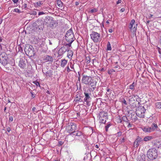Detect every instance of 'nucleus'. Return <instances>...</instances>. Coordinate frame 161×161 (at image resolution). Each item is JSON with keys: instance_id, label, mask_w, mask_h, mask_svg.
<instances>
[{"instance_id": "nucleus-1", "label": "nucleus", "mask_w": 161, "mask_h": 161, "mask_svg": "<svg viewBox=\"0 0 161 161\" xmlns=\"http://www.w3.org/2000/svg\"><path fill=\"white\" fill-rule=\"evenodd\" d=\"M148 158L152 160H154L157 158L158 156L157 150L154 148L149 149L147 153Z\"/></svg>"}, {"instance_id": "nucleus-2", "label": "nucleus", "mask_w": 161, "mask_h": 161, "mask_svg": "<svg viewBox=\"0 0 161 161\" xmlns=\"http://www.w3.org/2000/svg\"><path fill=\"white\" fill-rule=\"evenodd\" d=\"M91 39L95 43L100 42L101 40L100 34L95 31H92L90 34Z\"/></svg>"}, {"instance_id": "nucleus-3", "label": "nucleus", "mask_w": 161, "mask_h": 161, "mask_svg": "<svg viewBox=\"0 0 161 161\" xmlns=\"http://www.w3.org/2000/svg\"><path fill=\"white\" fill-rule=\"evenodd\" d=\"M0 62L4 66L8 64V58L7 54L3 53L0 55Z\"/></svg>"}, {"instance_id": "nucleus-4", "label": "nucleus", "mask_w": 161, "mask_h": 161, "mask_svg": "<svg viewBox=\"0 0 161 161\" xmlns=\"http://www.w3.org/2000/svg\"><path fill=\"white\" fill-rule=\"evenodd\" d=\"M146 111V110L143 106H139L136 109V115L140 118H143L144 117V114Z\"/></svg>"}, {"instance_id": "nucleus-5", "label": "nucleus", "mask_w": 161, "mask_h": 161, "mask_svg": "<svg viewBox=\"0 0 161 161\" xmlns=\"http://www.w3.org/2000/svg\"><path fill=\"white\" fill-rule=\"evenodd\" d=\"M65 39L67 42L74 41L75 38L71 29L69 30L65 35Z\"/></svg>"}, {"instance_id": "nucleus-6", "label": "nucleus", "mask_w": 161, "mask_h": 161, "mask_svg": "<svg viewBox=\"0 0 161 161\" xmlns=\"http://www.w3.org/2000/svg\"><path fill=\"white\" fill-rule=\"evenodd\" d=\"M88 91L89 92L90 91V89L88 90L87 92L85 91L84 92V93L85 95V97L84 99V102L83 103H85V102L86 103V104L87 106H90V101L91 99V98L90 97V96L91 95L90 93L88 92Z\"/></svg>"}, {"instance_id": "nucleus-7", "label": "nucleus", "mask_w": 161, "mask_h": 161, "mask_svg": "<svg viewBox=\"0 0 161 161\" xmlns=\"http://www.w3.org/2000/svg\"><path fill=\"white\" fill-rule=\"evenodd\" d=\"M67 129L68 132L70 134L69 136H72V132H75L76 129V125L72 122L70 123L67 127Z\"/></svg>"}, {"instance_id": "nucleus-8", "label": "nucleus", "mask_w": 161, "mask_h": 161, "mask_svg": "<svg viewBox=\"0 0 161 161\" xmlns=\"http://www.w3.org/2000/svg\"><path fill=\"white\" fill-rule=\"evenodd\" d=\"M92 78L87 75H83L81 81L82 82L86 85H91Z\"/></svg>"}, {"instance_id": "nucleus-9", "label": "nucleus", "mask_w": 161, "mask_h": 161, "mask_svg": "<svg viewBox=\"0 0 161 161\" xmlns=\"http://www.w3.org/2000/svg\"><path fill=\"white\" fill-rule=\"evenodd\" d=\"M33 49L34 48L33 47L29 44L27 45L24 48V50L26 54H34Z\"/></svg>"}, {"instance_id": "nucleus-10", "label": "nucleus", "mask_w": 161, "mask_h": 161, "mask_svg": "<svg viewBox=\"0 0 161 161\" xmlns=\"http://www.w3.org/2000/svg\"><path fill=\"white\" fill-rule=\"evenodd\" d=\"M99 119L101 123H105L107 118V114L104 112H101L99 114Z\"/></svg>"}, {"instance_id": "nucleus-11", "label": "nucleus", "mask_w": 161, "mask_h": 161, "mask_svg": "<svg viewBox=\"0 0 161 161\" xmlns=\"http://www.w3.org/2000/svg\"><path fill=\"white\" fill-rule=\"evenodd\" d=\"M53 18L50 16H48L46 17V19L45 20V25H53V23L54 20L53 19Z\"/></svg>"}, {"instance_id": "nucleus-12", "label": "nucleus", "mask_w": 161, "mask_h": 161, "mask_svg": "<svg viewBox=\"0 0 161 161\" xmlns=\"http://www.w3.org/2000/svg\"><path fill=\"white\" fill-rule=\"evenodd\" d=\"M68 50V47H67L63 46L59 50L58 52V56H61L63 55Z\"/></svg>"}, {"instance_id": "nucleus-13", "label": "nucleus", "mask_w": 161, "mask_h": 161, "mask_svg": "<svg viewBox=\"0 0 161 161\" xmlns=\"http://www.w3.org/2000/svg\"><path fill=\"white\" fill-rule=\"evenodd\" d=\"M135 21L134 19H132L130 23L129 26L130 28L133 30V31H136L137 26V24H135Z\"/></svg>"}, {"instance_id": "nucleus-14", "label": "nucleus", "mask_w": 161, "mask_h": 161, "mask_svg": "<svg viewBox=\"0 0 161 161\" xmlns=\"http://www.w3.org/2000/svg\"><path fill=\"white\" fill-rule=\"evenodd\" d=\"M142 141V138L139 137L137 136L136 140H135V141L134 142V147L135 148H137L139 145V144L140 143H141V142Z\"/></svg>"}, {"instance_id": "nucleus-15", "label": "nucleus", "mask_w": 161, "mask_h": 161, "mask_svg": "<svg viewBox=\"0 0 161 161\" xmlns=\"http://www.w3.org/2000/svg\"><path fill=\"white\" fill-rule=\"evenodd\" d=\"M46 69L44 68L42 69V71L43 73L45 74L47 76H49V77H52L53 75L52 71L50 70H48L46 71Z\"/></svg>"}, {"instance_id": "nucleus-16", "label": "nucleus", "mask_w": 161, "mask_h": 161, "mask_svg": "<svg viewBox=\"0 0 161 161\" xmlns=\"http://www.w3.org/2000/svg\"><path fill=\"white\" fill-rule=\"evenodd\" d=\"M19 65L21 68H24L26 65V64L25 63V61L22 59H20L19 61Z\"/></svg>"}, {"instance_id": "nucleus-17", "label": "nucleus", "mask_w": 161, "mask_h": 161, "mask_svg": "<svg viewBox=\"0 0 161 161\" xmlns=\"http://www.w3.org/2000/svg\"><path fill=\"white\" fill-rule=\"evenodd\" d=\"M152 131H153L156 130H158V126L157 124L155 123H153L151 127H150Z\"/></svg>"}, {"instance_id": "nucleus-18", "label": "nucleus", "mask_w": 161, "mask_h": 161, "mask_svg": "<svg viewBox=\"0 0 161 161\" xmlns=\"http://www.w3.org/2000/svg\"><path fill=\"white\" fill-rule=\"evenodd\" d=\"M53 58L51 56L46 55L45 56L44 60L47 62H52L53 61Z\"/></svg>"}, {"instance_id": "nucleus-19", "label": "nucleus", "mask_w": 161, "mask_h": 161, "mask_svg": "<svg viewBox=\"0 0 161 161\" xmlns=\"http://www.w3.org/2000/svg\"><path fill=\"white\" fill-rule=\"evenodd\" d=\"M73 135L81 137L82 136L83 134L81 131H77L72 132V136Z\"/></svg>"}, {"instance_id": "nucleus-20", "label": "nucleus", "mask_w": 161, "mask_h": 161, "mask_svg": "<svg viewBox=\"0 0 161 161\" xmlns=\"http://www.w3.org/2000/svg\"><path fill=\"white\" fill-rule=\"evenodd\" d=\"M60 66L62 68H64L67 63L68 61L65 59H62L61 60Z\"/></svg>"}, {"instance_id": "nucleus-21", "label": "nucleus", "mask_w": 161, "mask_h": 161, "mask_svg": "<svg viewBox=\"0 0 161 161\" xmlns=\"http://www.w3.org/2000/svg\"><path fill=\"white\" fill-rule=\"evenodd\" d=\"M81 99V96L79 94H78L76 95L75 97V99L74 100L76 102H82L83 103V101H80Z\"/></svg>"}, {"instance_id": "nucleus-22", "label": "nucleus", "mask_w": 161, "mask_h": 161, "mask_svg": "<svg viewBox=\"0 0 161 161\" xmlns=\"http://www.w3.org/2000/svg\"><path fill=\"white\" fill-rule=\"evenodd\" d=\"M143 130L146 132H152L150 127L146 126L143 127Z\"/></svg>"}, {"instance_id": "nucleus-23", "label": "nucleus", "mask_w": 161, "mask_h": 161, "mask_svg": "<svg viewBox=\"0 0 161 161\" xmlns=\"http://www.w3.org/2000/svg\"><path fill=\"white\" fill-rule=\"evenodd\" d=\"M67 56L69 58H71V57L73 55V53L72 50H67Z\"/></svg>"}, {"instance_id": "nucleus-24", "label": "nucleus", "mask_w": 161, "mask_h": 161, "mask_svg": "<svg viewBox=\"0 0 161 161\" xmlns=\"http://www.w3.org/2000/svg\"><path fill=\"white\" fill-rule=\"evenodd\" d=\"M153 139V137L151 136H145L143 139V141L145 142H147L150 141Z\"/></svg>"}, {"instance_id": "nucleus-25", "label": "nucleus", "mask_w": 161, "mask_h": 161, "mask_svg": "<svg viewBox=\"0 0 161 161\" xmlns=\"http://www.w3.org/2000/svg\"><path fill=\"white\" fill-rule=\"evenodd\" d=\"M42 4L43 3L42 1H39L35 3L34 5L36 7H40Z\"/></svg>"}, {"instance_id": "nucleus-26", "label": "nucleus", "mask_w": 161, "mask_h": 161, "mask_svg": "<svg viewBox=\"0 0 161 161\" xmlns=\"http://www.w3.org/2000/svg\"><path fill=\"white\" fill-rule=\"evenodd\" d=\"M136 86V83L133 82L132 84L130 85L129 87L130 89L134 90L135 89V86Z\"/></svg>"}, {"instance_id": "nucleus-27", "label": "nucleus", "mask_w": 161, "mask_h": 161, "mask_svg": "<svg viewBox=\"0 0 161 161\" xmlns=\"http://www.w3.org/2000/svg\"><path fill=\"white\" fill-rule=\"evenodd\" d=\"M57 2V4L59 8H62L63 7V3L60 0H58Z\"/></svg>"}, {"instance_id": "nucleus-28", "label": "nucleus", "mask_w": 161, "mask_h": 161, "mask_svg": "<svg viewBox=\"0 0 161 161\" xmlns=\"http://www.w3.org/2000/svg\"><path fill=\"white\" fill-rule=\"evenodd\" d=\"M107 49L108 51H110L112 49L111 44L109 42H108Z\"/></svg>"}, {"instance_id": "nucleus-29", "label": "nucleus", "mask_w": 161, "mask_h": 161, "mask_svg": "<svg viewBox=\"0 0 161 161\" xmlns=\"http://www.w3.org/2000/svg\"><path fill=\"white\" fill-rule=\"evenodd\" d=\"M156 107L158 108H161V102H158L155 103Z\"/></svg>"}, {"instance_id": "nucleus-30", "label": "nucleus", "mask_w": 161, "mask_h": 161, "mask_svg": "<svg viewBox=\"0 0 161 161\" xmlns=\"http://www.w3.org/2000/svg\"><path fill=\"white\" fill-rule=\"evenodd\" d=\"M91 59L89 57H86V61L87 64H88L91 61Z\"/></svg>"}, {"instance_id": "nucleus-31", "label": "nucleus", "mask_w": 161, "mask_h": 161, "mask_svg": "<svg viewBox=\"0 0 161 161\" xmlns=\"http://www.w3.org/2000/svg\"><path fill=\"white\" fill-rule=\"evenodd\" d=\"M112 125L110 123H108L105 127V130L106 131H107L108 130V129L109 127L111 125Z\"/></svg>"}, {"instance_id": "nucleus-32", "label": "nucleus", "mask_w": 161, "mask_h": 161, "mask_svg": "<svg viewBox=\"0 0 161 161\" xmlns=\"http://www.w3.org/2000/svg\"><path fill=\"white\" fill-rule=\"evenodd\" d=\"M122 120L125 121V122H127V121L128 120L127 117L125 116H124L122 117Z\"/></svg>"}, {"instance_id": "nucleus-33", "label": "nucleus", "mask_w": 161, "mask_h": 161, "mask_svg": "<svg viewBox=\"0 0 161 161\" xmlns=\"http://www.w3.org/2000/svg\"><path fill=\"white\" fill-rule=\"evenodd\" d=\"M69 66L71 69V70H73V71H74L75 69L74 67V64L71 62L69 63Z\"/></svg>"}, {"instance_id": "nucleus-34", "label": "nucleus", "mask_w": 161, "mask_h": 161, "mask_svg": "<svg viewBox=\"0 0 161 161\" xmlns=\"http://www.w3.org/2000/svg\"><path fill=\"white\" fill-rule=\"evenodd\" d=\"M73 41H69V42H69V43H68V44H66L65 45V47H66V46H68L69 47H71V44H72V43L73 42Z\"/></svg>"}, {"instance_id": "nucleus-35", "label": "nucleus", "mask_w": 161, "mask_h": 161, "mask_svg": "<svg viewBox=\"0 0 161 161\" xmlns=\"http://www.w3.org/2000/svg\"><path fill=\"white\" fill-rule=\"evenodd\" d=\"M115 72V71L114 69H110L108 71V73L109 74H110L113 72Z\"/></svg>"}, {"instance_id": "nucleus-36", "label": "nucleus", "mask_w": 161, "mask_h": 161, "mask_svg": "<svg viewBox=\"0 0 161 161\" xmlns=\"http://www.w3.org/2000/svg\"><path fill=\"white\" fill-rule=\"evenodd\" d=\"M66 69H67V71L68 73L69 72L71 71H73V70L70 69H69V65L67 66V67H66Z\"/></svg>"}, {"instance_id": "nucleus-37", "label": "nucleus", "mask_w": 161, "mask_h": 161, "mask_svg": "<svg viewBox=\"0 0 161 161\" xmlns=\"http://www.w3.org/2000/svg\"><path fill=\"white\" fill-rule=\"evenodd\" d=\"M14 12L18 13H21L20 10L18 8H15L14 10Z\"/></svg>"}, {"instance_id": "nucleus-38", "label": "nucleus", "mask_w": 161, "mask_h": 161, "mask_svg": "<svg viewBox=\"0 0 161 161\" xmlns=\"http://www.w3.org/2000/svg\"><path fill=\"white\" fill-rule=\"evenodd\" d=\"M117 122L118 123H121L122 122V119H121V118L120 117H119L117 119Z\"/></svg>"}, {"instance_id": "nucleus-39", "label": "nucleus", "mask_w": 161, "mask_h": 161, "mask_svg": "<svg viewBox=\"0 0 161 161\" xmlns=\"http://www.w3.org/2000/svg\"><path fill=\"white\" fill-rule=\"evenodd\" d=\"M107 92L106 93L107 95H109V94H110L111 93V92H110V89L109 88H107Z\"/></svg>"}, {"instance_id": "nucleus-40", "label": "nucleus", "mask_w": 161, "mask_h": 161, "mask_svg": "<svg viewBox=\"0 0 161 161\" xmlns=\"http://www.w3.org/2000/svg\"><path fill=\"white\" fill-rule=\"evenodd\" d=\"M13 117L11 116H9V122H11L13 121Z\"/></svg>"}, {"instance_id": "nucleus-41", "label": "nucleus", "mask_w": 161, "mask_h": 161, "mask_svg": "<svg viewBox=\"0 0 161 161\" xmlns=\"http://www.w3.org/2000/svg\"><path fill=\"white\" fill-rule=\"evenodd\" d=\"M33 83L36 85L37 86H39V83L38 81H34L33 82Z\"/></svg>"}, {"instance_id": "nucleus-42", "label": "nucleus", "mask_w": 161, "mask_h": 161, "mask_svg": "<svg viewBox=\"0 0 161 161\" xmlns=\"http://www.w3.org/2000/svg\"><path fill=\"white\" fill-rule=\"evenodd\" d=\"M27 6V5L26 4L24 3L22 6V8L23 9H25Z\"/></svg>"}, {"instance_id": "nucleus-43", "label": "nucleus", "mask_w": 161, "mask_h": 161, "mask_svg": "<svg viewBox=\"0 0 161 161\" xmlns=\"http://www.w3.org/2000/svg\"><path fill=\"white\" fill-rule=\"evenodd\" d=\"M97 10L95 8H94V9H92L91 10V12L92 13L94 12H97Z\"/></svg>"}, {"instance_id": "nucleus-44", "label": "nucleus", "mask_w": 161, "mask_h": 161, "mask_svg": "<svg viewBox=\"0 0 161 161\" xmlns=\"http://www.w3.org/2000/svg\"><path fill=\"white\" fill-rule=\"evenodd\" d=\"M45 14V13L43 12H39L38 14V16L40 15H43Z\"/></svg>"}, {"instance_id": "nucleus-45", "label": "nucleus", "mask_w": 161, "mask_h": 161, "mask_svg": "<svg viewBox=\"0 0 161 161\" xmlns=\"http://www.w3.org/2000/svg\"><path fill=\"white\" fill-rule=\"evenodd\" d=\"M122 103L125 105H127V103L126 102V101L125 99H124L123 101H122Z\"/></svg>"}, {"instance_id": "nucleus-46", "label": "nucleus", "mask_w": 161, "mask_h": 161, "mask_svg": "<svg viewBox=\"0 0 161 161\" xmlns=\"http://www.w3.org/2000/svg\"><path fill=\"white\" fill-rule=\"evenodd\" d=\"M7 131L8 132H10V131L11 130V129H10V127H8L7 128Z\"/></svg>"}, {"instance_id": "nucleus-47", "label": "nucleus", "mask_w": 161, "mask_h": 161, "mask_svg": "<svg viewBox=\"0 0 161 161\" xmlns=\"http://www.w3.org/2000/svg\"><path fill=\"white\" fill-rule=\"evenodd\" d=\"M125 139L124 138H123L121 139L120 140V142L121 143L124 142Z\"/></svg>"}, {"instance_id": "nucleus-48", "label": "nucleus", "mask_w": 161, "mask_h": 161, "mask_svg": "<svg viewBox=\"0 0 161 161\" xmlns=\"http://www.w3.org/2000/svg\"><path fill=\"white\" fill-rule=\"evenodd\" d=\"M159 42L161 44V32L159 34Z\"/></svg>"}, {"instance_id": "nucleus-49", "label": "nucleus", "mask_w": 161, "mask_h": 161, "mask_svg": "<svg viewBox=\"0 0 161 161\" xmlns=\"http://www.w3.org/2000/svg\"><path fill=\"white\" fill-rule=\"evenodd\" d=\"M125 10V8H122L121 9L120 11L121 12H123Z\"/></svg>"}, {"instance_id": "nucleus-50", "label": "nucleus", "mask_w": 161, "mask_h": 161, "mask_svg": "<svg viewBox=\"0 0 161 161\" xmlns=\"http://www.w3.org/2000/svg\"><path fill=\"white\" fill-rule=\"evenodd\" d=\"M132 124H130L129 123L128 125V127L129 128H130V127H132Z\"/></svg>"}, {"instance_id": "nucleus-51", "label": "nucleus", "mask_w": 161, "mask_h": 161, "mask_svg": "<svg viewBox=\"0 0 161 161\" xmlns=\"http://www.w3.org/2000/svg\"><path fill=\"white\" fill-rule=\"evenodd\" d=\"M121 2V0H118L117 2V4H118L120 3Z\"/></svg>"}, {"instance_id": "nucleus-52", "label": "nucleus", "mask_w": 161, "mask_h": 161, "mask_svg": "<svg viewBox=\"0 0 161 161\" xmlns=\"http://www.w3.org/2000/svg\"><path fill=\"white\" fill-rule=\"evenodd\" d=\"M117 134L118 136H119L121 135V133L120 132H119L117 133Z\"/></svg>"}, {"instance_id": "nucleus-53", "label": "nucleus", "mask_w": 161, "mask_h": 161, "mask_svg": "<svg viewBox=\"0 0 161 161\" xmlns=\"http://www.w3.org/2000/svg\"><path fill=\"white\" fill-rule=\"evenodd\" d=\"M33 14L34 15H36L37 14V12L36 11H33Z\"/></svg>"}, {"instance_id": "nucleus-54", "label": "nucleus", "mask_w": 161, "mask_h": 161, "mask_svg": "<svg viewBox=\"0 0 161 161\" xmlns=\"http://www.w3.org/2000/svg\"><path fill=\"white\" fill-rule=\"evenodd\" d=\"M19 0H12L14 3H16Z\"/></svg>"}, {"instance_id": "nucleus-55", "label": "nucleus", "mask_w": 161, "mask_h": 161, "mask_svg": "<svg viewBox=\"0 0 161 161\" xmlns=\"http://www.w3.org/2000/svg\"><path fill=\"white\" fill-rule=\"evenodd\" d=\"M108 31L110 33H112L113 31V30L112 29H110Z\"/></svg>"}, {"instance_id": "nucleus-56", "label": "nucleus", "mask_w": 161, "mask_h": 161, "mask_svg": "<svg viewBox=\"0 0 161 161\" xmlns=\"http://www.w3.org/2000/svg\"><path fill=\"white\" fill-rule=\"evenodd\" d=\"M95 147L96 148H97V149H98V148H99V147H98V145H96L95 146Z\"/></svg>"}, {"instance_id": "nucleus-57", "label": "nucleus", "mask_w": 161, "mask_h": 161, "mask_svg": "<svg viewBox=\"0 0 161 161\" xmlns=\"http://www.w3.org/2000/svg\"><path fill=\"white\" fill-rule=\"evenodd\" d=\"M157 144L154 143V144L153 145V146H154L156 147H157L158 148L159 147H157Z\"/></svg>"}, {"instance_id": "nucleus-58", "label": "nucleus", "mask_w": 161, "mask_h": 161, "mask_svg": "<svg viewBox=\"0 0 161 161\" xmlns=\"http://www.w3.org/2000/svg\"><path fill=\"white\" fill-rule=\"evenodd\" d=\"M35 109L36 108L35 107H33L32 109V111H34Z\"/></svg>"}, {"instance_id": "nucleus-59", "label": "nucleus", "mask_w": 161, "mask_h": 161, "mask_svg": "<svg viewBox=\"0 0 161 161\" xmlns=\"http://www.w3.org/2000/svg\"><path fill=\"white\" fill-rule=\"evenodd\" d=\"M79 4V2H75V5L77 6Z\"/></svg>"}, {"instance_id": "nucleus-60", "label": "nucleus", "mask_w": 161, "mask_h": 161, "mask_svg": "<svg viewBox=\"0 0 161 161\" xmlns=\"http://www.w3.org/2000/svg\"><path fill=\"white\" fill-rule=\"evenodd\" d=\"M137 117H136V118H135L133 120V121H136V120H137Z\"/></svg>"}, {"instance_id": "nucleus-61", "label": "nucleus", "mask_w": 161, "mask_h": 161, "mask_svg": "<svg viewBox=\"0 0 161 161\" xmlns=\"http://www.w3.org/2000/svg\"><path fill=\"white\" fill-rule=\"evenodd\" d=\"M158 52L159 53L161 54V49H158Z\"/></svg>"}, {"instance_id": "nucleus-62", "label": "nucleus", "mask_w": 161, "mask_h": 161, "mask_svg": "<svg viewBox=\"0 0 161 161\" xmlns=\"http://www.w3.org/2000/svg\"><path fill=\"white\" fill-rule=\"evenodd\" d=\"M94 60H95V59H92V64L93 65H94Z\"/></svg>"}, {"instance_id": "nucleus-63", "label": "nucleus", "mask_w": 161, "mask_h": 161, "mask_svg": "<svg viewBox=\"0 0 161 161\" xmlns=\"http://www.w3.org/2000/svg\"><path fill=\"white\" fill-rule=\"evenodd\" d=\"M59 144H60L61 145H62V144H63V143H62V142H61V141H60V142H59Z\"/></svg>"}, {"instance_id": "nucleus-64", "label": "nucleus", "mask_w": 161, "mask_h": 161, "mask_svg": "<svg viewBox=\"0 0 161 161\" xmlns=\"http://www.w3.org/2000/svg\"><path fill=\"white\" fill-rule=\"evenodd\" d=\"M91 86L93 87H93V89L94 88H95V85H91Z\"/></svg>"}]
</instances>
